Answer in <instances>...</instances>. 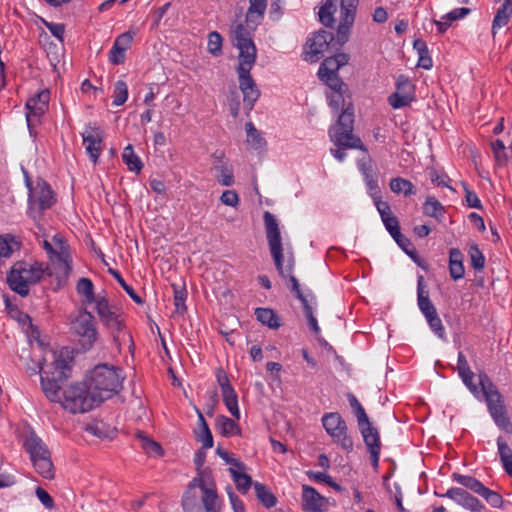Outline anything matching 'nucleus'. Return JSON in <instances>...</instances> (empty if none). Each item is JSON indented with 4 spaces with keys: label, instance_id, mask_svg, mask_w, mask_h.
Masks as SVG:
<instances>
[{
    "label": "nucleus",
    "instance_id": "60",
    "mask_svg": "<svg viewBox=\"0 0 512 512\" xmlns=\"http://www.w3.org/2000/svg\"><path fill=\"white\" fill-rule=\"evenodd\" d=\"M381 220L391 236L400 231L398 218L393 213L381 218Z\"/></svg>",
    "mask_w": 512,
    "mask_h": 512
},
{
    "label": "nucleus",
    "instance_id": "9",
    "mask_svg": "<svg viewBox=\"0 0 512 512\" xmlns=\"http://www.w3.org/2000/svg\"><path fill=\"white\" fill-rule=\"evenodd\" d=\"M27 187L29 188L27 213L37 223L42 218L43 211L51 208L56 202L55 195L45 181L37 182L36 187L32 188L27 178Z\"/></svg>",
    "mask_w": 512,
    "mask_h": 512
},
{
    "label": "nucleus",
    "instance_id": "3",
    "mask_svg": "<svg viewBox=\"0 0 512 512\" xmlns=\"http://www.w3.org/2000/svg\"><path fill=\"white\" fill-rule=\"evenodd\" d=\"M44 275H54L49 264L37 261L28 264L25 261H17L7 273V284L12 291L25 297L29 294V285L40 282Z\"/></svg>",
    "mask_w": 512,
    "mask_h": 512
},
{
    "label": "nucleus",
    "instance_id": "12",
    "mask_svg": "<svg viewBox=\"0 0 512 512\" xmlns=\"http://www.w3.org/2000/svg\"><path fill=\"white\" fill-rule=\"evenodd\" d=\"M322 424L333 441L346 452L353 450V440L347 434L346 421L338 412L327 413L322 417Z\"/></svg>",
    "mask_w": 512,
    "mask_h": 512
},
{
    "label": "nucleus",
    "instance_id": "25",
    "mask_svg": "<svg viewBox=\"0 0 512 512\" xmlns=\"http://www.w3.org/2000/svg\"><path fill=\"white\" fill-rule=\"evenodd\" d=\"M23 446L26 452L30 455V459L45 457L50 454L46 444L34 432H31L24 440Z\"/></svg>",
    "mask_w": 512,
    "mask_h": 512
},
{
    "label": "nucleus",
    "instance_id": "46",
    "mask_svg": "<svg viewBox=\"0 0 512 512\" xmlns=\"http://www.w3.org/2000/svg\"><path fill=\"white\" fill-rule=\"evenodd\" d=\"M245 128L247 132V142L256 150L262 149L266 145V141L253 123H246Z\"/></svg>",
    "mask_w": 512,
    "mask_h": 512
},
{
    "label": "nucleus",
    "instance_id": "64",
    "mask_svg": "<svg viewBox=\"0 0 512 512\" xmlns=\"http://www.w3.org/2000/svg\"><path fill=\"white\" fill-rule=\"evenodd\" d=\"M498 453L501 461L508 460L512 458V449L503 439V437H498L497 439Z\"/></svg>",
    "mask_w": 512,
    "mask_h": 512
},
{
    "label": "nucleus",
    "instance_id": "35",
    "mask_svg": "<svg viewBox=\"0 0 512 512\" xmlns=\"http://www.w3.org/2000/svg\"><path fill=\"white\" fill-rule=\"evenodd\" d=\"M336 0H326L319 10V20L320 22L326 26L333 28L335 24L334 14L337 10V6L335 3Z\"/></svg>",
    "mask_w": 512,
    "mask_h": 512
},
{
    "label": "nucleus",
    "instance_id": "52",
    "mask_svg": "<svg viewBox=\"0 0 512 512\" xmlns=\"http://www.w3.org/2000/svg\"><path fill=\"white\" fill-rule=\"evenodd\" d=\"M128 98V87L123 80H118L114 84V99L113 105H123Z\"/></svg>",
    "mask_w": 512,
    "mask_h": 512
},
{
    "label": "nucleus",
    "instance_id": "41",
    "mask_svg": "<svg viewBox=\"0 0 512 512\" xmlns=\"http://www.w3.org/2000/svg\"><path fill=\"white\" fill-rule=\"evenodd\" d=\"M452 478L454 481L458 482L459 484L463 485L478 495H480L485 488V486L479 480L472 476L453 473Z\"/></svg>",
    "mask_w": 512,
    "mask_h": 512
},
{
    "label": "nucleus",
    "instance_id": "22",
    "mask_svg": "<svg viewBox=\"0 0 512 512\" xmlns=\"http://www.w3.org/2000/svg\"><path fill=\"white\" fill-rule=\"evenodd\" d=\"M356 10L340 6L341 19L336 32V42L339 46H343L349 39L350 29L355 21Z\"/></svg>",
    "mask_w": 512,
    "mask_h": 512
},
{
    "label": "nucleus",
    "instance_id": "19",
    "mask_svg": "<svg viewBox=\"0 0 512 512\" xmlns=\"http://www.w3.org/2000/svg\"><path fill=\"white\" fill-rule=\"evenodd\" d=\"M251 70L237 71L239 88L243 93L244 106L248 110H252L255 102L260 96V91L250 73Z\"/></svg>",
    "mask_w": 512,
    "mask_h": 512
},
{
    "label": "nucleus",
    "instance_id": "62",
    "mask_svg": "<svg viewBox=\"0 0 512 512\" xmlns=\"http://www.w3.org/2000/svg\"><path fill=\"white\" fill-rule=\"evenodd\" d=\"M134 35H135V33H132L131 31L122 33L115 39L114 45L118 46L121 49H123L124 51H126L127 49L130 48L133 38H134Z\"/></svg>",
    "mask_w": 512,
    "mask_h": 512
},
{
    "label": "nucleus",
    "instance_id": "50",
    "mask_svg": "<svg viewBox=\"0 0 512 512\" xmlns=\"http://www.w3.org/2000/svg\"><path fill=\"white\" fill-rule=\"evenodd\" d=\"M215 170L217 171V180L223 186H231L234 183V176L232 169L229 168L225 163L216 165Z\"/></svg>",
    "mask_w": 512,
    "mask_h": 512
},
{
    "label": "nucleus",
    "instance_id": "24",
    "mask_svg": "<svg viewBox=\"0 0 512 512\" xmlns=\"http://www.w3.org/2000/svg\"><path fill=\"white\" fill-rule=\"evenodd\" d=\"M457 370L459 376L461 377L463 383L469 389V391L473 395L478 396L480 391L478 386L473 382L474 373L470 369L468 361L463 352L461 351L458 353Z\"/></svg>",
    "mask_w": 512,
    "mask_h": 512
},
{
    "label": "nucleus",
    "instance_id": "49",
    "mask_svg": "<svg viewBox=\"0 0 512 512\" xmlns=\"http://www.w3.org/2000/svg\"><path fill=\"white\" fill-rule=\"evenodd\" d=\"M108 272L116 279V281L119 283V285L124 289V291L133 299L134 302L137 304H143L144 300L135 292V290L128 285L121 274L112 268L108 269Z\"/></svg>",
    "mask_w": 512,
    "mask_h": 512
},
{
    "label": "nucleus",
    "instance_id": "55",
    "mask_svg": "<svg viewBox=\"0 0 512 512\" xmlns=\"http://www.w3.org/2000/svg\"><path fill=\"white\" fill-rule=\"evenodd\" d=\"M222 41L223 38L217 31L209 33L207 46L208 51L214 56L220 55L222 53Z\"/></svg>",
    "mask_w": 512,
    "mask_h": 512
},
{
    "label": "nucleus",
    "instance_id": "8",
    "mask_svg": "<svg viewBox=\"0 0 512 512\" xmlns=\"http://www.w3.org/2000/svg\"><path fill=\"white\" fill-rule=\"evenodd\" d=\"M354 106L351 102L339 115L337 124L331 133V138L337 147L353 148L366 151L361 139L353 134Z\"/></svg>",
    "mask_w": 512,
    "mask_h": 512
},
{
    "label": "nucleus",
    "instance_id": "20",
    "mask_svg": "<svg viewBox=\"0 0 512 512\" xmlns=\"http://www.w3.org/2000/svg\"><path fill=\"white\" fill-rule=\"evenodd\" d=\"M435 495L438 497H448L472 512H482L485 510V506L476 497L462 488L453 487L444 494L435 492Z\"/></svg>",
    "mask_w": 512,
    "mask_h": 512
},
{
    "label": "nucleus",
    "instance_id": "47",
    "mask_svg": "<svg viewBox=\"0 0 512 512\" xmlns=\"http://www.w3.org/2000/svg\"><path fill=\"white\" fill-rule=\"evenodd\" d=\"M137 437L141 440L142 449L149 455L162 456L164 454L161 445L153 439L144 435L143 432H139Z\"/></svg>",
    "mask_w": 512,
    "mask_h": 512
},
{
    "label": "nucleus",
    "instance_id": "28",
    "mask_svg": "<svg viewBox=\"0 0 512 512\" xmlns=\"http://www.w3.org/2000/svg\"><path fill=\"white\" fill-rule=\"evenodd\" d=\"M216 429L224 437H231L233 435H240L241 428L231 418L224 415H218L215 420Z\"/></svg>",
    "mask_w": 512,
    "mask_h": 512
},
{
    "label": "nucleus",
    "instance_id": "58",
    "mask_svg": "<svg viewBox=\"0 0 512 512\" xmlns=\"http://www.w3.org/2000/svg\"><path fill=\"white\" fill-rule=\"evenodd\" d=\"M480 496H482L492 507L499 508L502 506L503 498L498 492L485 487Z\"/></svg>",
    "mask_w": 512,
    "mask_h": 512
},
{
    "label": "nucleus",
    "instance_id": "29",
    "mask_svg": "<svg viewBox=\"0 0 512 512\" xmlns=\"http://www.w3.org/2000/svg\"><path fill=\"white\" fill-rule=\"evenodd\" d=\"M256 319L271 329H278L281 326L280 318L271 308L258 307L254 312Z\"/></svg>",
    "mask_w": 512,
    "mask_h": 512
},
{
    "label": "nucleus",
    "instance_id": "23",
    "mask_svg": "<svg viewBox=\"0 0 512 512\" xmlns=\"http://www.w3.org/2000/svg\"><path fill=\"white\" fill-rule=\"evenodd\" d=\"M349 58V55L344 52L325 58L319 67L317 73L318 77L323 78L325 76L338 74L339 69L348 63Z\"/></svg>",
    "mask_w": 512,
    "mask_h": 512
},
{
    "label": "nucleus",
    "instance_id": "11",
    "mask_svg": "<svg viewBox=\"0 0 512 512\" xmlns=\"http://www.w3.org/2000/svg\"><path fill=\"white\" fill-rule=\"evenodd\" d=\"M234 46L239 49V65L236 71L251 70L256 62L257 49L252 40L251 33L242 24H237L233 30Z\"/></svg>",
    "mask_w": 512,
    "mask_h": 512
},
{
    "label": "nucleus",
    "instance_id": "5",
    "mask_svg": "<svg viewBox=\"0 0 512 512\" xmlns=\"http://www.w3.org/2000/svg\"><path fill=\"white\" fill-rule=\"evenodd\" d=\"M478 378L481 392L485 398L487 408L492 419L500 429L511 434L512 423L507 414L503 396L485 372L479 373Z\"/></svg>",
    "mask_w": 512,
    "mask_h": 512
},
{
    "label": "nucleus",
    "instance_id": "1",
    "mask_svg": "<svg viewBox=\"0 0 512 512\" xmlns=\"http://www.w3.org/2000/svg\"><path fill=\"white\" fill-rule=\"evenodd\" d=\"M264 225L266 230V237L268 240L271 256L279 275L283 278H288L287 287L294 293L295 297L301 302L304 314L308 320L310 329L319 335L320 328L317 319L315 318L312 307L310 306L307 297L304 295L300 288L298 279L292 274L293 260H290L286 267L283 266V248L281 243L280 229L275 216L269 211L264 212L263 215Z\"/></svg>",
    "mask_w": 512,
    "mask_h": 512
},
{
    "label": "nucleus",
    "instance_id": "37",
    "mask_svg": "<svg viewBox=\"0 0 512 512\" xmlns=\"http://www.w3.org/2000/svg\"><path fill=\"white\" fill-rule=\"evenodd\" d=\"M417 300L419 309L423 314L435 308V306L429 299V291L425 289L423 276L418 277Z\"/></svg>",
    "mask_w": 512,
    "mask_h": 512
},
{
    "label": "nucleus",
    "instance_id": "14",
    "mask_svg": "<svg viewBox=\"0 0 512 512\" xmlns=\"http://www.w3.org/2000/svg\"><path fill=\"white\" fill-rule=\"evenodd\" d=\"M415 100V86L406 75H399L396 82V91L388 97V103L394 109L409 106Z\"/></svg>",
    "mask_w": 512,
    "mask_h": 512
},
{
    "label": "nucleus",
    "instance_id": "27",
    "mask_svg": "<svg viewBox=\"0 0 512 512\" xmlns=\"http://www.w3.org/2000/svg\"><path fill=\"white\" fill-rule=\"evenodd\" d=\"M463 259L464 256L458 248H451L449 250V274L453 280H459L464 277Z\"/></svg>",
    "mask_w": 512,
    "mask_h": 512
},
{
    "label": "nucleus",
    "instance_id": "34",
    "mask_svg": "<svg viewBox=\"0 0 512 512\" xmlns=\"http://www.w3.org/2000/svg\"><path fill=\"white\" fill-rule=\"evenodd\" d=\"M445 207L433 196H428L423 204V213L426 216L433 217L439 222L444 218Z\"/></svg>",
    "mask_w": 512,
    "mask_h": 512
},
{
    "label": "nucleus",
    "instance_id": "44",
    "mask_svg": "<svg viewBox=\"0 0 512 512\" xmlns=\"http://www.w3.org/2000/svg\"><path fill=\"white\" fill-rule=\"evenodd\" d=\"M221 393H222L223 402H224L226 408L228 409V411L231 413V415L233 417H235L236 419H239L240 411H239V407H238V396H237L235 389L233 388V389H230L227 391H223Z\"/></svg>",
    "mask_w": 512,
    "mask_h": 512
},
{
    "label": "nucleus",
    "instance_id": "48",
    "mask_svg": "<svg viewBox=\"0 0 512 512\" xmlns=\"http://www.w3.org/2000/svg\"><path fill=\"white\" fill-rule=\"evenodd\" d=\"M395 242L398 244V246L408 255L410 256L413 260H416L417 257H418V252L417 250L415 249L414 245L412 244V242L406 237L404 236L401 231L397 232L396 234H394L393 236H391Z\"/></svg>",
    "mask_w": 512,
    "mask_h": 512
},
{
    "label": "nucleus",
    "instance_id": "56",
    "mask_svg": "<svg viewBox=\"0 0 512 512\" xmlns=\"http://www.w3.org/2000/svg\"><path fill=\"white\" fill-rule=\"evenodd\" d=\"M249 4L247 20L252 18L254 14L262 18L267 7V0H249Z\"/></svg>",
    "mask_w": 512,
    "mask_h": 512
},
{
    "label": "nucleus",
    "instance_id": "10",
    "mask_svg": "<svg viewBox=\"0 0 512 512\" xmlns=\"http://www.w3.org/2000/svg\"><path fill=\"white\" fill-rule=\"evenodd\" d=\"M70 329L79 337L84 350L91 349L98 339L96 319L86 308L80 309L74 317L71 316Z\"/></svg>",
    "mask_w": 512,
    "mask_h": 512
},
{
    "label": "nucleus",
    "instance_id": "57",
    "mask_svg": "<svg viewBox=\"0 0 512 512\" xmlns=\"http://www.w3.org/2000/svg\"><path fill=\"white\" fill-rule=\"evenodd\" d=\"M195 439L202 443L203 449H209L213 447V436L208 425H205L204 429H200L195 432Z\"/></svg>",
    "mask_w": 512,
    "mask_h": 512
},
{
    "label": "nucleus",
    "instance_id": "36",
    "mask_svg": "<svg viewBox=\"0 0 512 512\" xmlns=\"http://www.w3.org/2000/svg\"><path fill=\"white\" fill-rule=\"evenodd\" d=\"M33 466L36 472L43 478L51 480L55 477V469L51 460V454L34 459Z\"/></svg>",
    "mask_w": 512,
    "mask_h": 512
},
{
    "label": "nucleus",
    "instance_id": "2",
    "mask_svg": "<svg viewBox=\"0 0 512 512\" xmlns=\"http://www.w3.org/2000/svg\"><path fill=\"white\" fill-rule=\"evenodd\" d=\"M181 505L184 512H220V501L216 486L201 477H194L188 484Z\"/></svg>",
    "mask_w": 512,
    "mask_h": 512
},
{
    "label": "nucleus",
    "instance_id": "17",
    "mask_svg": "<svg viewBox=\"0 0 512 512\" xmlns=\"http://www.w3.org/2000/svg\"><path fill=\"white\" fill-rule=\"evenodd\" d=\"M82 138L90 160L96 164L100 156L101 144L104 139L103 130L96 126V124L92 125L89 123L86 126L85 131L82 133Z\"/></svg>",
    "mask_w": 512,
    "mask_h": 512
},
{
    "label": "nucleus",
    "instance_id": "30",
    "mask_svg": "<svg viewBox=\"0 0 512 512\" xmlns=\"http://www.w3.org/2000/svg\"><path fill=\"white\" fill-rule=\"evenodd\" d=\"M359 429L368 451L381 450L380 435L377 428L369 424L359 427Z\"/></svg>",
    "mask_w": 512,
    "mask_h": 512
},
{
    "label": "nucleus",
    "instance_id": "51",
    "mask_svg": "<svg viewBox=\"0 0 512 512\" xmlns=\"http://www.w3.org/2000/svg\"><path fill=\"white\" fill-rule=\"evenodd\" d=\"M319 79L331 89V92L349 91L348 85L343 82L339 74H333Z\"/></svg>",
    "mask_w": 512,
    "mask_h": 512
},
{
    "label": "nucleus",
    "instance_id": "61",
    "mask_svg": "<svg viewBox=\"0 0 512 512\" xmlns=\"http://www.w3.org/2000/svg\"><path fill=\"white\" fill-rule=\"evenodd\" d=\"M43 23L54 37H56L60 42L64 41V33H65V25L64 24L48 22L45 20L43 21Z\"/></svg>",
    "mask_w": 512,
    "mask_h": 512
},
{
    "label": "nucleus",
    "instance_id": "43",
    "mask_svg": "<svg viewBox=\"0 0 512 512\" xmlns=\"http://www.w3.org/2000/svg\"><path fill=\"white\" fill-rule=\"evenodd\" d=\"M229 472L237 490L243 494H246L253 484L251 476L244 472L237 471L234 468H229Z\"/></svg>",
    "mask_w": 512,
    "mask_h": 512
},
{
    "label": "nucleus",
    "instance_id": "15",
    "mask_svg": "<svg viewBox=\"0 0 512 512\" xmlns=\"http://www.w3.org/2000/svg\"><path fill=\"white\" fill-rule=\"evenodd\" d=\"M334 39L335 36L332 32L323 29L319 30L313 37L307 40L306 47H308L309 50L305 51L304 59L311 62L317 61Z\"/></svg>",
    "mask_w": 512,
    "mask_h": 512
},
{
    "label": "nucleus",
    "instance_id": "6",
    "mask_svg": "<svg viewBox=\"0 0 512 512\" xmlns=\"http://www.w3.org/2000/svg\"><path fill=\"white\" fill-rule=\"evenodd\" d=\"M41 388L48 400L60 401L59 392L64 383L70 378L71 366L62 359L56 358L46 367L40 366Z\"/></svg>",
    "mask_w": 512,
    "mask_h": 512
},
{
    "label": "nucleus",
    "instance_id": "4",
    "mask_svg": "<svg viewBox=\"0 0 512 512\" xmlns=\"http://www.w3.org/2000/svg\"><path fill=\"white\" fill-rule=\"evenodd\" d=\"M85 380L101 404L120 391L123 377L118 368L108 364H100L90 371Z\"/></svg>",
    "mask_w": 512,
    "mask_h": 512
},
{
    "label": "nucleus",
    "instance_id": "40",
    "mask_svg": "<svg viewBox=\"0 0 512 512\" xmlns=\"http://www.w3.org/2000/svg\"><path fill=\"white\" fill-rule=\"evenodd\" d=\"M172 288L174 293L175 312L183 315L187 311V307L185 305L187 298V290L185 288V284L173 283Z\"/></svg>",
    "mask_w": 512,
    "mask_h": 512
},
{
    "label": "nucleus",
    "instance_id": "59",
    "mask_svg": "<svg viewBox=\"0 0 512 512\" xmlns=\"http://www.w3.org/2000/svg\"><path fill=\"white\" fill-rule=\"evenodd\" d=\"M462 187L465 192V199L467 205L471 208L481 209L482 204L477 194L474 191L470 190V188L465 182H462Z\"/></svg>",
    "mask_w": 512,
    "mask_h": 512
},
{
    "label": "nucleus",
    "instance_id": "31",
    "mask_svg": "<svg viewBox=\"0 0 512 512\" xmlns=\"http://www.w3.org/2000/svg\"><path fill=\"white\" fill-rule=\"evenodd\" d=\"M76 291L79 295L84 296L83 303L86 304L96 303L99 297H101L100 295H95L93 282L86 277H82L78 280Z\"/></svg>",
    "mask_w": 512,
    "mask_h": 512
},
{
    "label": "nucleus",
    "instance_id": "33",
    "mask_svg": "<svg viewBox=\"0 0 512 512\" xmlns=\"http://www.w3.org/2000/svg\"><path fill=\"white\" fill-rule=\"evenodd\" d=\"M512 16V0H505L502 6L497 10L492 23V34H496V29L506 25Z\"/></svg>",
    "mask_w": 512,
    "mask_h": 512
},
{
    "label": "nucleus",
    "instance_id": "39",
    "mask_svg": "<svg viewBox=\"0 0 512 512\" xmlns=\"http://www.w3.org/2000/svg\"><path fill=\"white\" fill-rule=\"evenodd\" d=\"M122 160L127 165L130 171L140 173L143 168V163L140 158L135 154L134 148L131 144L127 145L122 153Z\"/></svg>",
    "mask_w": 512,
    "mask_h": 512
},
{
    "label": "nucleus",
    "instance_id": "18",
    "mask_svg": "<svg viewBox=\"0 0 512 512\" xmlns=\"http://www.w3.org/2000/svg\"><path fill=\"white\" fill-rule=\"evenodd\" d=\"M50 92L42 90L29 98L26 102V121L29 129L33 126V119L38 120L48 110Z\"/></svg>",
    "mask_w": 512,
    "mask_h": 512
},
{
    "label": "nucleus",
    "instance_id": "26",
    "mask_svg": "<svg viewBox=\"0 0 512 512\" xmlns=\"http://www.w3.org/2000/svg\"><path fill=\"white\" fill-rule=\"evenodd\" d=\"M4 302L11 318L15 319L23 328L28 326L31 329L32 336L35 337V335H39L37 326L33 325L32 319L27 313L19 310L17 306L12 305L7 296L4 297Z\"/></svg>",
    "mask_w": 512,
    "mask_h": 512
},
{
    "label": "nucleus",
    "instance_id": "53",
    "mask_svg": "<svg viewBox=\"0 0 512 512\" xmlns=\"http://www.w3.org/2000/svg\"><path fill=\"white\" fill-rule=\"evenodd\" d=\"M469 256L471 260V266L475 270L480 271L484 268L485 257L476 244H473L469 247Z\"/></svg>",
    "mask_w": 512,
    "mask_h": 512
},
{
    "label": "nucleus",
    "instance_id": "7",
    "mask_svg": "<svg viewBox=\"0 0 512 512\" xmlns=\"http://www.w3.org/2000/svg\"><path fill=\"white\" fill-rule=\"evenodd\" d=\"M88 387L86 380L81 383L72 384L63 391V398H60L62 407L74 414L91 411L100 403Z\"/></svg>",
    "mask_w": 512,
    "mask_h": 512
},
{
    "label": "nucleus",
    "instance_id": "42",
    "mask_svg": "<svg viewBox=\"0 0 512 512\" xmlns=\"http://www.w3.org/2000/svg\"><path fill=\"white\" fill-rule=\"evenodd\" d=\"M206 449H203V447H201L196 453H195V456H194V464L196 466V470H197V475L196 477H201V479H206V481L208 482H211L212 479V471L210 468H204L203 469V465L205 463V460H206V452H205Z\"/></svg>",
    "mask_w": 512,
    "mask_h": 512
},
{
    "label": "nucleus",
    "instance_id": "54",
    "mask_svg": "<svg viewBox=\"0 0 512 512\" xmlns=\"http://www.w3.org/2000/svg\"><path fill=\"white\" fill-rule=\"evenodd\" d=\"M347 93L348 91H339L327 94L329 106L335 111H339L341 108L344 109L347 106L345 101Z\"/></svg>",
    "mask_w": 512,
    "mask_h": 512
},
{
    "label": "nucleus",
    "instance_id": "32",
    "mask_svg": "<svg viewBox=\"0 0 512 512\" xmlns=\"http://www.w3.org/2000/svg\"><path fill=\"white\" fill-rule=\"evenodd\" d=\"M256 497L258 501L267 509L274 507L277 504V497L272 491L263 483L255 482L253 484Z\"/></svg>",
    "mask_w": 512,
    "mask_h": 512
},
{
    "label": "nucleus",
    "instance_id": "45",
    "mask_svg": "<svg viewBox=\"0 0 512 512\" xmlns=\"http://www.w3.org/2000/svg\"><path fill=\"white\" fill-rule=\"evenodd\" d=\"M390 189L396 194L403 193L405 196L415 194L414 185L409 180L401 177L391 179Z\"/></svg>",
    "mask_w": 512,
    "mask_h": 512
},
{
    "label": "nucleus",
    "instance_id": "38",
    "mask_svg": "<svg viewBox=\"0 0 512 512\" xmlns=\"http://www.w3.org/2000/svg\"><path fill=\"white\" fill-rule=\"evenodd\" d=\"M21 242L10 234L0 235V258L10 257L12 253L19 250Z\"/></svg>",
    "mask_w": 512,
    "mask_h": 512
},
{
    "label": "nucleus",
    "instance_id": "63",
    "mask_svg": "<svg viewBox=\"0 0 512 512\" xmlns=\"http://www.w3.org/2000/svg\"><path fill=\"white\" fill-rule=\"evenodd\" d=\"M220 201L224 205L236 207L239 203V196L234 190H225L220 197Z\"/></svg>",
    "mask_w": 512,
    "mask_h": 512
},
{
    "label": "nucleus",
    "instance_id": "21",
    "mask_svg": "<svg viewBox=\"0 0 512 512\" xmlns=\"http://www.w3.org/2000/svg\"><path fill=\"white\" fill-rule=\"evenodd\" d=\"M327 499L319 494L315 488L302 485V509L308 512H325Z\"/></svg>",
    "mask_w": 512,
    "mask_h": 512
},
{
    "label": "nucleus",
    "instance_id": "13",
    "mask_svg": "<svg viewBox=\"0 0 512 512\" xmlns=\"http://www.w3.org/2000/svg\"><path fill=\"white\" fill-rule=\"evenodd\" d=\"M95 310L101 323L111 331L116 340L118 333L125 327L120 309L110 304L106 296H102L95 303Z\"/></svg>",
    "mask_w": 512,
    "mask_h": 512
},
{
    "label": "nucleus",
    "instance_id": "16",
    "mask_svg": "<svg viewBox=\"0 0 512 512\" xmlns=\"http://www.w3.org/2000/svg\"><path fill=\"white\" fill-rule=\"evenodd\" d=\"M53 240L56 245L59 246V251L54 256V261H51L52 270L54 274H57V278L62 277L67 279L72 270V258L69 252V246L59 235L54 236Z\"/></svg>",
    "mask_w": 512,
    "mask_h": 512
}]
</instances>
